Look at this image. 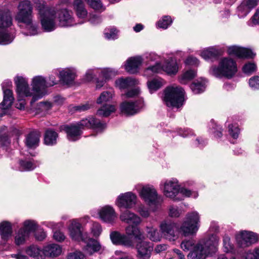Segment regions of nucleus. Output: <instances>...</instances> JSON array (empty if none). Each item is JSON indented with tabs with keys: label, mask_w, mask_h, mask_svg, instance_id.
<instances>
[{
	"label": "nucleus",
	"mask_w": 259,
	"mask_h": 259,
	"mask_svg": "<svg viewBox=\"0 0 259 259\" xmlns=\"http://www.w3.org/2000/svg\"><path fill=\"white\" fill-rule=\"evenodd\" d=\"M39 19L42 29L46 32H51L57 28L56 19L57 18L59 26L69 27L76 25L71 13L66 9L56 11L54 9L47 7L44 3L37 4Z\"/></svg>",
	"instance_id": "obj_1"
},
{
	"label": "nucleus",
	"mask_w": 259,
	"mask_h": 259,
	"mask_svg": "<svg viewBox=\"0 0 259 259\" xmlns=\"http://www.w3.org/2000/svg\"><path fill=\"white\" fill-rule=\"evenodd\" d=\"M17 93L19 98L32 96L31 103L42 98L46 94V89L49 88L47 80L42 76H36L32 80V91H31L27 80L21 76L15 79Z\"/></svg>",
	"instance_id": "obj_2"
},
{
	"label": "nucleus",
	"mask_w": 259,
	"mask_h": 259,
	"mask_svg": "<svg viewBox=\"0 0 259 259\" xmlns=\"http://www.w3.org/2000/svg\"><path fill=\"white\" fill-rule=\"evenodd\" d=\"M106 124L102 123L99 119L93 117L83 119L75 124L65 125L61 126V130L67 134V138L70 141L79 140L84 128H92L97 132L101 133L106 128Z\"/></svg>",
	"instance_id": "obj_3"
},
{
	"label": "nucleus",
	"mask_w": 259,
	"mask_h": 259,
	"mask_svg": "<svg viewBox=\"0 0 259 259\" xmlns=\"http://www.w3.org/2000/svg\"><path fill=\"white\" fill-rule=\"evenodd\" d=\"M18 11L15 17L18 23H22L28 28V32H24L25 35H35L38 34V27L33 24V7L29 1L20 2L18 6Z\"/></svg>",
	"instance_id": "obj_4"
},
{
	"label": "nucleus",
	"mask_w": 259,
	"mask_h": 259,
	"mask_svg": "<svg viewBox=\"0 0 259 259\" xmlns=\"http://www.w3.org/2000/svg\"><path fill=\"white\" fill-rule=\"evenodd\" d=\"M164 195L175 201H181L185 197H197L196 192H192L184 187H180L177 179H172L165 181L163 184Z\"/></svg>",
	"instance_id": "obj_5"
},
{
	"label": "nucleus",
	"mask_w": 259,
	"mask_h": 259,
	"mask_svg": "<svg viewBox=\"0 0 259 259\" xmlns=\"http://www.w3.org/2000/svg\"><path fill=\"white\" fill-rule=\"evenodd\" d=\"M219 238L216 235L210 236L204 244L198 243L193 247L188 255L189 259H205L208 255H211L218 250Z\"/></svg>",
	"instance_id": "obj_6"
},
{
	"label": "nucleus",
	"mask_w": 259,
	"mask_h": 259,
	"mask_svg": "<svg viewBox=\"0 0 259 259\" xmlns=\"http://www.w3.org/2000/svg\"><path fill=\"white\" fill-rule=\"evenodd\" d=\"M120 219L122 222L129 225L125 228L126 234L134 236L135 239L142 240L145 238L138 226L141 223L142 219L135 213L126 209L121 212Z\"/></svg>",
	"instance_id": "obj_7"
},
{
	"label": "nucleus",
	"mask_w": 259,
	"mask_h": 259,
	"mask_svg": "<svg viewBox=\"0 0 259 259\" xmlns=\"http://www.w3.org/2000/svg\"><path fill=\"white\" fill-rule=\"evenodd\" d=\"M237 71L236 62L229 58L222 59L219 66H212L210 70V73L219 77L223 76L227 78H232Z\"/></svg>",
	"instance_id": "obj_8"
},
{
	"label": "nucleus",
	"mask_w": 259,
	"mask_h": 259,
	"mask_svg": "<svg viewBox=\"0 0 259 259\" xmlns=\"http://www.w3.org/2000/svg\"><path fill=\"white\" fill-rule=\"evenodd\" d=\"M184 95L181 87H168L164 91L163 100L167 106L178 108L183 105Z\"/></svg>",
	"instance_id": "obj_9"
},
{
	"label": "nucleus",
	"mask_w": 259,
	"mask_h": 259,
	"mask_svg": "<svg viewBox=\"0 0 259 259\" xmlns=\"http://www.w3.org/2000/svg\"><path fill=\"white\" fill-rule=\"evenodd\" d=\"M12 24L11 12L9 10L0 11V45H8L14 40V35L7 29Z\"/></svg>",
	"instance_id": "obj_10"
},
{
	"label": "nucleus",
	"mask_w": 259,
	"mask_h": 259,
	"mask_svg": "<svg viewBox=\"0 0 259 259\" xmlns=\"http://www.w3.org/2000/svg\"><path fill=\"white\" fill-rule=\"evenodd\" d=\"M139 195L141 199L153 208V210L156 209L163 201L162 196H158L156 190L153 186H143L141 190H138Z\"/></svg>",
	"instance_id": "obj_11"
},
{
	"label": "nucleus",
	"mask_w": 259,
	"mask_h": 259,
	"mask_svg": "<svg viewBox=\"0 0 259 259\" xmlns=\"http://www.w3.org/2000/svg\"><path fill=\"white\" fill-rule=\"evenodd\" d=\"M113 92L111 91L103 92L98 98L97 103L103 104L97 110V114L103 117H107L116 110V107L113 105L108 104L106 103L110 101L113 97Z\"/></svg>",
	"instance_id": "obj_12"
},
{
	"label": "nucleus",
	"mask_w": 259,
	"mask_h": 259,
	"mask_svg": "<svg viewBox=\"0 0 259 259\" xmlns=\"http://www.w3.org/2000/svg\"><path fill=\"white\" fill-rule=\"evenodd\" d=\"M199 217L196 211L188 213L186 220L180 228V231L185 236L195 234L199 228Z\"/></svg>",
	"instance_id": "obj_13"
},
{
	"label": "nucleus",
	"mask_w": 259,
	"mask_h": 259,
	"mask_svg": "<svg viewBox=\"0 0 259 259\" xmlns=\"http://www.w3.org/2000/svg\"><path fill=\"white\" fill-rule=\"evenodd\" d=\"M258 239V235L252 232L243 231L236 235V240L240 247H248L256 243Z\"/></svg>",
	"instance_id": "obj_14"
},
{
	"label": "nucleus",
	"mask_w": 259,
	"mask_h": 259,
	"mask_svg": "<svg viewBox=\"0 0 259 259\" xmlns=\"http://www.w3.org/2000/svg\"><path fill=\"white\" fill-rule=\"evenodd\" d=\"M161 233L167 239L174 241L177 238L178 225L170 221H163L160 225Z\"/></svg>",
	"instance_id": "obj_15"
},
{
	"label": "nucleus",
	"mask_w": 259,
	"mask_h": 259,
	"mask_svg": "<svg viewBox=\"0 0 259 259\" xmlns=\"http://www.w3.org/2000/svg\"><path fill=\"white\" fill-rule=\"evenodd\" d=\"M136 201V195L131 192H128L121 194L117 198L116 204L119 208L128 209L134 207Z\"/></svg>",
	"instance_id": "obj_16"
},
{
	"label": "nucleus",
	"mask_w": 259,
	"mask_h": 259,
	"mask_svg": "<svg viewBox=\"0 0 259 259\" xmlns=\"http://www.w3.org/2000/svg\"><path fill=\"white\" fill-rule=\"evenodd\" d=\"M12 87V81L9 80H5L2 83V87L4 93V99L1 103L3 109H7L10 107L13 104L14 97L13 93L10 88Z\"/></svg>",
	"instance_id": "obj_17"
},
{
	"label": "nucleus",
	"mask_w": 259,
	"mask_h": 259,
	"mask_svg": "<svg viewBox=\"0 0 259 259\" xmlns=\"http://www.w3.org/2000/svg\"><path fill=\"white\" fill-rule=\"evenodd\" d=\"M144 239L145 238L142 240L136 239L138 242L136 245L138 255L142 259H149L153 250V246L149 242L144 241Z\"/></svg>",
	"instance_id": "obj_18"
},
{
	"label": "nucleus",
	"mask_w": 259,
	"mask_h": 259,
	"mask_svg": "<svg viewBox=\"0 0 259 259\" xmlns=\"http://www.w3.org/2000/svg\"><path fill=\"white\" fill-rule=\"evenodd\" d=\"M143 106L141 100L135 102H123L120 105V110L122 113L127 115H133L137 113Z\"/></svg>",
	"instance_id": "obj_19"
},
{
	"label": "nucleus",
	"mask_w": 259,
	"mask_h": 259,
	"mask_svg": "<svg viewBox=\"0 0 259 259\" xmlns=\"http://www.w3.org/2000/svg\"><path fill=\"white\" fill-rule=\"evenodd\" d=\"M98 214L101 220L108 224H113L117 218L114 209L109 205H106L101 208L99 210Z\"/></svg>",
	"instance_id": "obj_20"
},
{
	"label": "nucleus",
	"mask_w": 259,
	"mask_h": 259,
	"mask_svg": "<svg viewBox=\"0 0 259 259\" xmlns=\"http://www.w3.org/2000/svg\"><path fill=\"white\" fill-rule=\"evenodd\" d=\"M76 76V71L73 68H66L59 71L60 80L64 85L69 86L72 84Z\"/></svg>",
	"instance_id": "obj_21"
},
{
	"label": "nucleus",
	"mask_w": 259,
	"mask_h": 259,
	"mask_svg": "<svg viewBox=\"0 0 259 259\" xmlns=\"http://www.w3.org/2000/svg\"><path fill=\"white\" fill-rule=\"evenodd\" d=\"M130 236L121 234L117 231L112 232L110 234V239L114 244L122 245L127 247L133 246V240Z\"/></svg>",
	"instance_id": "obj_22"
},
{
	"label": "nucleus",
	"mask_w": 259,
	"mask_h": 259,
	"mask_svg": "<svg viewBox=\"0 0 259 259\" xmlns=\"http://www.w3.org/2000/svg\"><path fill=\"white\" fill-rule=\"evenodd\" d=\"M228 53L230 55H234L241 58H252L255 56L251 50L234 46L229 47Z\"/></svg>",
	"instance_id": "obj_23"
},
{
	"label": "nucleus",
	"mask_w": 259,
	"mask_h": 259,
	"mask_svg": "<svg viewBox=\"0 0 259 259\" xmlns=\"http://www.w3.org/2000/svg\"><path fill=\"white\" fill-rule=\"evenodd\" d=\"M142 62L143 59L140 56L130 58L127 60L125 64V69L127 72L131 74L137 73Z\"/></svg>",
	"instance_id": "obj_24"
},
{
	"label": "nucleus",
	"mask_w": 259,
	"mask_h": 259,
	"mask_svg": "<svg viewBox=\"0 0 259 259\" xmlns=\"http://www.w3.org/2000/svg\"><path fill=\"white\" fill-rule=\"evenodd\" d=\"M73 7L77 17L83 19L77 23L81 24L85 22L86 21L84 19L87 17L88 13L83 1L82 0H74L73 3Z\"/></svg>",
	"instance_id": "obj_25"
},
{
	"label": "nucleus",
	"mask_w": 259,
	"mask_h": 259,
	"mask_svg": "<svg viewBox=\"0 0 259 259\" xmlns=\"http://www.w3.org/2000/svg\"><path fill=\"white\" fill-rule=\"evenodd\" d=\"M81 224L77 220L71 221L68 229L71 238L77 241L83 240L82 233L80 230Z\"/></svg>",
	"instance_id": "obj_26"
},
{
	"label": "nucleus",
	"mask_w": 259,
	"mask_h": 259,
	"mask_svg": "<svg viewBox=\"0 0 259 259\" xmlns=\"http://www.w3.org/2000/svg\"><path fill=\"white\" fill-rule=\"evenodd\" d=\"M62 247L57 244H50L44 247L42 253L45 256L54 257L60 255L62 252Z\"/></svg>",
	"instance_id": "obj_27"
},
{
	"label": "nucleus",
	"mask_w": 259,
	"mask_h": 259,
	"mask_svg": "<svg viewBox=\"0 0 259 259\" xmlns=\"http://www.w3.org/2000/svg\"><path fill=\"white\" fill-rule=\"evenodd\" d=\"M40 135L39 132L33 131L26 137L25 144L29 148H34L38 145Z\"/></svg>",
	"instance_id": "obj_28"
},
{
	"label": "nucleus",
	"mask_w": 259,
	"mask_h": 259,
	"mask_svg": "<svg viewBox=\"0 0 259 259\" xmlns=\"http://www.w3.org/2000/svg\"><path fill=\"white\" fill-rule=\"evenodd\" d=\"M179 67L176 60L170 58L166 60L162 65V72L169 75H175L178 72Z\"/></svg>",
	"instance_id": "obj_29"
},
{
	"label": "nucleus",
	"mask_w": 259,
	"mask_h": 259,
	"mask_svg": "<svg viewBox=\"0 0 259 259\" xmlns=\"http://www.w3.org/2000/svg\"><path fill=\"white\" fill-rule=\"evenodd\" d=\"M84 251L91 255L95 252L102 251V247L99 242L94 239H90L84 247Z\"/></svg>",
	"instance_id": "obj_30"
},
{
	"label": "nucleus",
	"mask_w": 259,
	"mask_h": 259,
	"mask_svg": "<svg viewBox=\"0 0 259 259\" xmlns=\"http://www.w3.org/2000/svg\"><path fill=\"white\" fill-rule=\"evenodd\" d=\"M12 234V228L10 223L4 221L0 224V235L2 238L7 240Z\"/></svg>",
	"instance_id": "obj_31"
},
{
	"label": "nucleus",
	"mask_w": 259,
	"mask_h": 259,
	"mask_svg": "<svg viewBox=\"0 0 259 259\" xmlns=\"http://www.w3.org/2000/svg\"><path fill=\"white\" fill-rule=\"evenodd\" d=\"M115 83L119 88L123 89L135 85L138 83V81L132 77L120 78L116 80Z\"/></svg>",
	"instance_id": "obj_32"
},
{
	"label": "nucleus",
	"mask_w": 259,
	"mask_h": 259,
	"mask_svg": "<svg viewBox=\"0 0 259 259\" xmlns=\"http://www.w3.org/2000/svg\"><path fill=\"white\" fill-rule=\"evenodd\" d=\"M200 55L202 58L207 60L218 57L220 55V52L215 48L211 47L202 50Z\"/></svg>",
	"instance_id": "obj_33"
},
{
	"label": "nucleus",
	"mask_w": 259,
	"mask_h": 259,
	"mask_svg": "<svg viewBox=\"0 0 259 259\" xmlns=\"http://www.w3.org/2000/svg\"><path fill=\"white\" fill-rule=\"evenodd\" d=\"M58 137L57 132L52 130H48L45 135L44 143L46 145L49 146L55 145L57 143Z\"/></svg>",
	"instance_id": "obj_34"
},
{
	"label": "nucleus",
	"mask_w": 259,
	"mask_h": 259,
	"mask_svg": "<svg viewBox=\"0 0 259 259\" xmlns=\"http://www.w3.org/2000/svg\"><path fill=\"white\" fill-rule=\"evenodd\" d=\"M232 118H229L226 122V126H228V133L230 136L234 139H236L240 133V129L237 123H232Z\"/></svg>",
	"instance_id": "obj_35"
},
{
	"label": "nucleus",
	"mask_w": 259,
	"mask_h": 259,
	"mask_svg": "<svg viewBox=\"0 0 259 259\" xmlns=\"http://www.w3.org/2000/svg\"><path fill=\"white\" fill-rule=\"evenodd\" d=\"M206 88V80L203 79L197 80L193 82L190 86L192 92L195 94H200L205 91Z\"/></svg>",
	"instance_id": "obj_36"
},
{
	"label": "nucleus",
	"mask_w": 259,
	"mask_h": 259,
	"mask_svg": "<svg viewBox=\"0 0 259 259\" xmlns=\"http://www.w3.org/2000/svg\"><path fill=\"white\" fill-rule=\"evenodd\" d=\"M163 80L161 78H154L147 82V86L149 92L152 93L160 88L163 85Z\"/></svg>",
	"instance_id": "obj_37"
},
{
	"label": "nucleus",
	"mask_w": 259,
	"mask_h": 259,
	"mask_svg": "<svg viewBox=\"0 0 259 259\" xmlns=\"http://www.w3.org/2000/svg\"><path fill=\"white\" fill-rule=\"evenodd\" d=\"M26 253L36 259H42V256L41 255V253H42V250H41L39 248H38L37 246L35 245H31L29 247H27L26 250Z\"/></svg>",
	"instance_id": "obj_38"
},
{
	"label": "nucleus",
	"mask_w": 259,
	"mask_h": 259,
	"mask_svg": "<svg viewBox=\"0 0 259 259\" xmlns=\"http://www.w3.org/2000/svg\"><path fill=\"white\" fill-rule=\"evenodd\" d=\"M196 75V71L193 69H189L184 72L180 77L179 81L182 84H186L193 79Z\"/></svg>",
	"instance_id": "obj_39"
},
{
	"label": "nucleus",
	"mask_w": 259,
	"mask_h": 259,
	"mask_svg": "<svg viewBox=\"0 0 259 259\" xmlns=\"http://www.w3.org/2000/svg\"><path fill=\"white\" fill-rule=\"evenodd\" d=\"M20 170L29 171L34 169L38 164L31 160H20L19 162Z\"/></svg>",
	"instance_id": "obj_40"
},
{
	"label": "nucleus",
	"mask_w": 259,
	"mask_h": 259,
	"mask_svg": "<svg viewBox=\"0 0 259 259\" xmlns=\"http://www.w3.org/2000/svg\"><path fill=\"white\" fill-rule=\"evenodd\" d=\"M148 237L152 241L158 242L161 239V235L158 230L153 227H147Z\"/></svg>",
	"instance_id": "obj_41"
},
{
	"label": "nucleus",
	"mask_w": 259,
	"mask_h": 259,
	"mask_svg": "<svg viewBox=\"0 0 259 259\" xmlns=\"http://www.w3.org/2000/svg\"><path fill=\"white\" fill-rule=\"evenodd\" d=\"M38 227V225L34 221L26 220L24 222L23 227L21 228L24 229L25 232H27L29 235L30 233L34 232Z\"/></svg>",
	"instance_id": "obj_42"
},
{
	"label": "nucleus",
	"mask_w": 259,
	"mask_h": 259,
	"mask_svg": "<svg viewBox=\"0 0 259 259\" xmlns=\"http://www.w3.org/2000/svg\"><path fill=\"white\" fill-rule=\"evenodd\" d=\"M162 72V65L159 63H156L154 65L149 66L144 71V75L150 76L152 73H158Z\"/></svg>",
	"instance_id": "obj_43"
},
{
	"label": "nucleus",
	"mask_w": 259,
	"mask_h": 259,
	"mask_svg": "<svg viewBox=\"0 0 259 259\" xmlns=\"http://www.w3.org/2000/svg\"><path fill=\"white\" fill-rule=\"evenodd\" d=\"M29 235L27 232H25L24 229H20L16 233L15 241L17 245H19L23 244L28 237Z\"/></svg>",
	"instance_id": "obj_44"
},
{
	"label": "nucleus",
	"mask_w": 259,
	"mask_h": 259,
	"mask_svg": "<svg viewBox=\"0 0 259 259\" xmlns=\"http://www.w3.org/2000/svg\"><path fill=\"white\" fill-rule=\"evenodd\" d=\"M209 127L211 130V133L213 134L216 138H221L222 136V127L215 123L214 120H211L210 122Z\"/></svg>",
	"instance_id": "obj_45"
},
{
	"label": "nucleus",
	"mask_w": 259,
	"mask_h": 259,
	"mask_svg": "<svg viewBox=\"0 0 259 259\" xmlns=\"http://www.w3.org/2000/svg\"><path fill=\"white\" fill-rule=\"evenodd\" d=\"M116 74L117 71L111 68H105L101 70H99L100 77L105 79V80H108Z\"/></svg>",
	"instance_id": "obj_46"
},
{
	"label": "nucleus",
	"mask_w": 259,
	"mask_h": 259,
	"mask_svg": "<svg viewBox=\"0 0 259 259\" xmlns=\"http://www.w3.org/2000/svg\"><path fill=\"white\" fill-rule=\"evenodd\" d=\"M89 6L96 11L103 12L105 10L100 0H85Z\"/></svg>",
	"instance_id": "obj_47"
},
{
	"label": "nucleus",
	"mask_w": 259,
	"mask_h": 259,
	"mask_svg": "<svg viewBox=\"0 0 259 259\" xmlns=\"http://www.w3.org/2000/svg\"><path fill=\"white\" fill-rule=\"evenodd\" d=\"M172 23V20L170 16L163 17L157 22L158 27L163 29H166Z\"/></svg>",
	"instance_id": "obj_48"
},
{
	"label": "nucleus",
	"mask_w": 259,
	"mask_h": 259,
	"mask_svg": "<svg viewBox=\"0 0 259 259\" xmlns=\"http://www.w3.org/2000/svg\"><path fill=\"white\" fill-rule=\"evenodd\" d=\"M251 10L246 7L245 5H243L242 2L240 6L238 7L237 13L239 18H243L247 16Z\"/></svg>",
	"instance_id": "obj_49"
},
{
	"label": "nucleus",
	"mask_w": 259,
	"mask_h": 259,
	"mask_svg": "<svg viewBox=\"0 0 259 259\" xmlns=\"http://www.w3.org/2000/svg\"><path fill=\"white\" fill-rule=\"evenodd\" d=\"M224 251L226 252H229L233 250V245L230 242V237L225 235L223 237Z\"/></svg>",
	"instance_id": "obj_50"
},
{
	"label": "nucleus",
	"mask_w": 259,
	"mask_h": 259,
	"mask_svg": "<svg viewBox=\"0 0 259 259\" xmlns=\"http://www.w3.org/2000/svg\"><path fill=\"white\" fill-rule=\"evenodd\" d=\"M247 24L251 27L259 25V7L256 10L255 12L248 21Z\"/></svg>",
	"instance_id": "obj_51"
},
{
	"label": "nucleus",
	"mask_w": 259,
	"mask_h": 259,
	"mask_svg": "<svg viewBox=\"0 0 259 259\" xmlns=\"http://www.w3.org/2000/svg\"><path fill=\"white\" fill-rule=\"evenodd\" d=\"M117 31L115 28L106 29L104 31V35L108 39H114L117 38Z\"/></svg>",
	"instance_id": "obj_52"
},
{
	"label": "nucleus",
	"mask_w": 259,
	"mask_h": 259,
	"mask_svg": "<svg viewBox=\"0 0 259 259\" xmlns=\"http://www.w3.org/2000/svg\"><path fill=\"white\" fill-rule=\"evenodd\" d=\"M194 240L191 239L183 241L181 244V248L184 251H188L191 249L195 245Z\"/></svg>",
	"instance_id": "obj_53"
},
{
	"label": "nucleus",
	"mask_w": 259,
	"mask_h": 259,
	"mask_svg": "<svg viewBox=\"0 0 259 259\" xmlns=\"http://www.w3.org/2000/svg\"><path fill=\"white\" fill-rule=\"evenodd\" d=\"M10 143V139L7 133L0 131V144L3 146H7Z\"/></svg>",
	"instance_id": "obj_54"
},
{
	"label": "nucleus",
	"mask_w": 259,
	"mask_h": 259,
	"mask_svg": "<svg viewBox=\"0 0 259 259\" xmlns=\"http://www.w3.org/2000/svg\"><path fill=\"white\" fill-rule=\"evenodd\" d=\"M102 227L100 224L94 222L91 227V231L93 236L95 237H98L102 232Z\"/></svg>",
	"instance_id": "obj_55"
},
{
	"label": "nucleus",
	"mask_w": 259,
	"mask_h": 259,
	"mask_svg": "<svg viewBox=\"0 0 259 259\" xmlns=\"http://www.w3.org/2000/svg\"><path fill=\"white\" fill-rule=\"evenodd\" d=\"M249 87L253 90L259 89V76H254L251 77L248 81Z\"/></svg>",
	"instance_id": "obj_56"
},
{
	"label": "nucleus",
	"mask_w": 259,
	"mask_h": 259,
	"mask_svg": "<svg viewBox=\"0 0 259 259\" xmlns=\"http://www.w3.org/2000/svg\"><path fill=\"white\" fill-rule=\"evenodd\" d=\"M38 109L42 112H46L53 106V103L50 102H41L38 104Z\"/></svg>",
	"instance_id": "obj_57"
},
{
	"label": "nucleus",
	"mask_w": 259,
	"mask_h": 259,
	"mask_svg": "<svg viewBox=\"0 0 259 259\" xmlns=\"http://www.w3.org/2000/svg\"><path fill=\"white\" fill-rule=\"evenodd\" d=\"M243 71L245 73H251L256 70V65L253 63H248L243 67Z\"/></svg>",
	"instance_id": "obj_58"
},
{
	"label": "nucleus",
	"mask_w": 259,
	"mask_h": 259,
	"mask_svg": "<svg viewBox=\"0 0 259 259\" xmlns=\"http://www.w3.org/2000/svg\"><path fill=\"white\" fill-rule=\"evenodd\" d=\"M67 259H86L84 255L80 251H76L69 253Z\"/></svg>",
	"instance_id": "obj_59"
},
{
	"label": "nucleus",
	"mask_w": 259,
	"mask_h": 259,
	"mask_svg": "<svg viewBox=\"0 0 259 259\" xmlns=\"http://www.w3.org/2000/svg\"><path fill=\"white\" fill-rule=\"evenodd\" d=\"M97 74H99V69H89L85 74V78L88 81H91L94 77L97 75Z\"/></svg>",
	"instance_id": "obj_60"
},
{
	"label": "nucleus",
	"mask_w": 259,
	"mask_h": 259,
	"mask_svg": "<svg viewBox=\"0 0 259 259\" xmlns=\"http://www.w3.org/2000/svg\"><path fill=\"white\" fill-rule=\"evenodd\" d=\"M102 20L101 16L96 14H90V18L88 19V21L93 25L98 24L102 22Z\"/></svg>",
	"instance_id": "obj_61"
},
{
	"label": "nucleus",
	"mask_w": 259,
	"mask_h": 259,
	"mask_svg": "<svg viewBox=\"0 0 259 259\" xmlns=\"http://www.w3.org/2000/svg\"><path fill=\"white\" fill-rule=\"evenodd\" d=\"M243 5L252 10L256 7L259 4V0H243L242 1Z\"/></svg>",
	"instance_id": "obj_62"
},
{
	"label": "nucleus",
	"mask_w": 259,
	"mask_h": 259,
	"mask_svg": "<svg viewBox=\"0 0 259 259\" xmlns=\"http://www.w3.org/2000/svg\"><path fill=\"white\" fill-rule=\"evenodd\" d=\"M185 63L187 65L197 66L199 63V61L196 57L189 56L185 61Z\"/></svg>",
	"instance_id": "obj_63"
},
{
	"label": "nucleus",
	"mask_w": 259,
	"mask_h": 259,
	"mask_svg": "<svg viewBox=\"0 0 259 259\" xmlns=\"http://www.w3.org/2000/svg\"><path fill=\"white\" fill-rule=\"evenodd\" d=\"M138 212L139 214L144 218H147L149 217L150 213L147 208L145 207L143 205H140L138 208Z\"/></svg>",
	"instance_id": "obj_64"
}]
</instances>
